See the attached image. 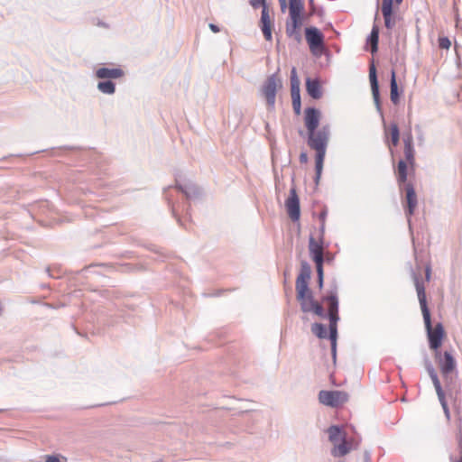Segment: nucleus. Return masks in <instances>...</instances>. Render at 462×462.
Masks as SVG:
<instances>
[{"label":"nucleus","instance_id":"f257e3e1","mask_svg":"<svg viewBox=\"0 0 462 462\" xmlns=\"http://www.w3.org/2000/svg\"><path fill=\"white\" fill-rule=\"evenodd\" d=\"M415 287L424 319L425 328L428 333L430 347L434 349L435 352L439 351L438 349L441 346L442 338L444 337L443 326L441 323H438L435 328H432L430 313L427 306L425 288L418 278H415Z\"/></svg>","mask_w":462,"mask_h":462},{"label":"nucleus","instance_id":"f03ea898","mask_svg":"<svg viewBox=\"0 0 462 462\" xmlns=\"http://www.w3.org/2000/svg\"><path fill=\"white\" fill-rule=\"evenodd\" d=\"M308 145L316 151V183L319 182L323 170V162L329 141V127L323 126L319 130L308 133Z\"/></svg>","mask_w":462,"mask_h":462},{"label":"nucleus","instance_id":"7ed1b4c3","mask_svg":"<svg viewBox=\"0 0 462 462\" xmlns=\"http://www.w3.org/2000/svg\"><path fill=\"white\" fill-rule=\"evenodd\" d=\"M323 301L328 303V319H329V339L331 341V352L333 358H336L337 352V323L339 319L338 317V300L337 291H331L328 295L323 297Z\"/></svg>","mask_w":462,"mask_h":462},{"label":"nucleus","instance_id":"20e7f679","mask_svg":"<svg viewBox=\"0 0 462 462\" xmlns=\"http://www.w3.org/2000/svg\"><path fill=\"white\" fill-rule=\"evenodd\" d=\"M329 441L333 444L334 448L331 454L334 457H343L346 455L350 448L346 441V433L336 425L330 426L328 429Z\"/></svg>","mask_w":462,"mask_h":462},{"label":"nucleus","instance_id":"39448f33","mask_svg":"<svg viewBox=\"0 0 462 462\" xmlns=\"http://www.w3.org/2000/svg\"><path fill=\"white\" fill-rule=\"evenodd\" d=\"M403 0H382L381 12L383 17L384 26L391 33L399 19L397 10Z\"/></svg>","mask_w":462,"mask_h":462},{"label":"nucleus","instance_id":"423d86ee","mask_svg":"<svg viewBox=\"0 0 462 462\" xmlns=\"http://www.w3.org/2000/svg\"><path fill=\"white\" fill-rule=\"evenodd\" d=\"M435 358L447 384L451 382V373L457 367V362L451 353L445 351L443 354L439 351L435 352Z\"/></svg>","mask_w":462,"mask_h":462},{"label":"nucleus","instance_id":"0eeeda50","mask_svg":"<svg viewBox=\"0 0 462 462\" xmlns=\"http://www.w3.org/2000/svg\"><path fill=\"white\" fill-rule=\"evenodd\" d=\"M311 276V267L307 262H302L300 271L296 279L297 299H303L305 295L311 293L309 289V281Z\"/></svg>","mask_w":462,"mask_h":462},{"label":"nucleus","instance_id":"6e6552de","mask_svg":"<svg viewBox=\"0 0 462 462\" xmlns=\"http://www.w3.org/2000/svg\"><path fill=\"white\" fill-rule=\"evenodd\" d=\"M280 88H282V81L275 74L268 77L262 87V94L266 99L267 105L270 108L274 107L276 92Z\"/></svg>","mask_w":462,"mask_h":462},{"label":"nucleus","instance_id":"1a4fd4ad","mask_svg":"<svg viewBox=\"0 0 462 462\" xmlns=\"http://www.w3.org/2000/svg\"><path fill=\"white\" fill-rule=\"evenodd\" d=\"M319 402L327 406L338 407L348 400V394L343 391H320Z\"/></svg>","mask_w":462,"mask_h":462},{"label":"nucleus","instance_id":"9d476101","mask_svg":"<svg viewBox=\"0 0 462 462\" xmlns=\"http://www.w3.org/2000/svg\"><path fill=\"white\" fill-rule=\"evenodd\" d=\"M426 370L433 383L439 401L443 408L444 413H445L447 419L449 420L450 414H449L448 403L445 399V393L442 390V387H441L440 382L439 380V377L437 375V373H436L434 367L432 366V365L430 364V362L426 363Z\"/></svg>","mask_w":462,"mask_h":462},{"label":"nucleus","instance_id":"9b49d317","mask_svg":"<svg viewBox=\"0 0 462 462\" xmlns=\"http://www.w3.org/2000/svg\"><path fill=\"white\" fill-rule=\"evenodd\" d=\"M304 12V0H289V14L293 28L299 29L302 24L301 15Z\"/></svg>","mask_w":462,"mask_h":462},{"label":"nucleus","instance_id":"f8f14e48","mask_svg":"<svg viewBox=\"0 0 462 462\" xmlns=\"http://www.w3.org/2000/svg\"><path fill=\"white\" fill-rule=\"evenodd\" d=\"M300 79L297 76L295 68H292L291 71V92L292 99V106L296 115L300 114L301 104H300Z\"/></svg>","mask_w":462,"mask_h":462},{"label":"nucleus","instance_id":"ddd939ff","mask_svg":"<svg viewBox=\"0 0 462 462\" xmlns=\"http://www.w3.org/2000/svg\"><path fill=\"white\" fill-rule=\"evenodd\" d=\"M305 36L311 52L323 49L324 36L316 27H309L305 30Z\"/></svg>","mask_w":462,"mask_h":462},{"label":"nucleus","instance_id":"4468645a","mask_svg":"<svg viewBox=\"0 0 462 462\" xmlns=\"http://www.w3.org/2000/svg\"><path fill=\"white\" fill-rule=\"evenodd\" d=\"M287 212L291 220L297 221L300 216V200L295 189H291L290 196L285 202Z\"/></svg>","mask_w":462,"mask_h":462},{"label":"nucleus","instance_id":"2eb2a0df","mask_svg":"<svg viewBox=\"0 0 462 462\" xmlns=\"http://www.w3.org/2000/svg\"><path fill=\"white\" fill-rule=\"evenodd\" d=\"M369 80L371 84V90L373 94V98L376 106L377 111L383 115L381 103H380V94H379V85L376 76V69L374 65H371L369 69Z\"/></svg>","mask_w":462,"mask_h":462},{"label":"nucleus","instance_id":"dca6fc26","mask_svg":"<svg viewBox=\"0 0 462 462\" xmlns=\"http://www.w3.org/2000/svg\"><path fill=\"white\" fill-rule=\"evenodd\" d=\"M319 118L320 113L318 109L314 107L306 108L304 121L308 133L317 130L319 124Z\"/></svg>","mask_w":462,"mask_h":462},{"label":"nucleus","instance_id":"f3484780","mask_svg":"<svg viewBox=\"0 0 462 462\" xmlns=\"http://www.w3.org/2000/svg\"><path fill=\"white\" fill-rule=\"evenodd\" d=\"M309 250L310 256L317 266H323V247L322 245L318 243L313 236L310 237Z\"/></svg>","mask_w":462,"mask_h":462},{"label":"nucleus","instance_id":"a211bd4d","mask_svg":"<svg viewBox=\"0 0 462 462\" xmlns=\"http://www.w3.org/2000/svg\"><path fill=\"white\" fill-rule=\"evenodd\" d=\"M406 202L407 208L405 210L406 216L408 217L409 224L411 223V217L413 215L415 208L417 206V196L414 190V188L411 184L406 185Z\"/></svg>","mask_w":462,"mask_h":462},{"label":"nucleus","instance_id":"6ab92c4d","mask_svg":"<svg viewBox=\"0 0 462 462\" xmlns=\"http://www.w3.org/2000/svg\"><path fill=\"white\" fill-rule=\"evenodd\" d=\"M124 76V71L118 68H99L96 70V77L100 79H120Z\"/></svg>","mask_w":462,"mask_h":462},{"label":"nucleus","instance_id":"aec40b11","mask_svg":"<svg viewBox=\"0 0 462 462\" xmlns=\"http://www.w3.org/2000/svg\"><path fill=\"white\" fill-rule=\"evenodd\" d=\"M306 90L308 94L314 99H319L322 97L320 85L317 79H311L308 78L306 80Z\"/></svg>","mask_w":462,"mask_h":462},{"label":"nucleus","instance_id":"412c9836","mask_svg":"<svg viewBox=\"0 0 462 462\" xmlns=\"http://www.w3.org/2000/svg\"><path fill=\"white\" fill-rule=\"evenodd\" d=\"M177 188L189 199L197 198L200 194L199 189L193 184L178 185Z\"/></svg>","mask_w":462,"mask_h":462},{"label":"nucleus","instance_id":"4be33fe9","mask_svg":"<svg viewBox=\"0 0 462 462\" xmlns=\"http://www.w3.org/2000/svg\"><path fill=\"white\" fill-rule=\"evenodd\" d=\"M378 40H379V27L377 24L374 23L370 36L368 38V42L371 44V51L372 53L377 51L378 49Z\"/></svg>","mask_w":462,"mask_h":462},{"label":"nucleus","instance_id":"5701e85b","mask_svg":"<svg viewBox=\"0 0 462 462\" xmlns=\"http://www.w3.org/2000/svg\"><path fill=\"white\" fill-rule=\"evenodd\" d=\"M390 88H391V92H390L391 100L393 104L396 105L399 102V92H398V85H397L396 78H395V72L393 70L392 71V75H391Z\"/></svg>","mask_w":462,"mask_h":462},{"label":"nucleus","instance_id":"b1692460","mask_svg":"<svg viewBox=\"0 0 462 462\" xmlns=\"http://www.w3.org/2000/svg\"><path fill=\"white\" fill-rule=\"evenodd\" d=\"M300 303V309L303 312H310L315 304L312 293L305 295L303 299H297Z\"/></svg>","mask_w":462,"mask_h":462},{"label":"nucleus","instance_id":"393cba45","mask_svg":"<svg viewBox=\"0 0 462 462\" xmlns=\"http://www.w3.org/2000/svg\"><path fill=\"white\" fill-rule=\"evenodd\" d=\"M97 87L103 94L113 95L116 92V85L111 80L100 81Z\"/></svg>","mask_w":462,"mask_h":462},{"label":"nucleus","instance_id":"a878e982","mask_svg":"<svg viewBox=\"0 0 462 462\" xmlns=\"http://www.w3.org/2000/svg\"><path fill=\"white\" fill-rule=\"evenodd\" d=\"M311 331H312L313 334H315L319 338H326L327 337V328L321 323H314L311 326Z\"/></svg>","mask_w":462,"mask_h":462},{"label":"nucleus","instance_id":"bb28decb","mask_svg":"<svg viewBox=\"0 0 462 462\" xmlns=\"http://www.w3.org/2000/svg\"><path fill=\"white\" fill-rule=\"evenodd\" d=\"M407 179V165L406 162L401 160L398 163V180L404 182Z\"/></svg>","mask_w":462,"mask_h":462},{"label":"nucleus","instance_id":"cd10ccee","mask_svg":"<svg viewBox=\"0 0 462 462\" xmlns=\"http://www.w3.org/2000/svg\"><path fill=\"white\" fill-rule=\"evenodd\" d=\"M400 132L397 125L393 124L391 125V141L392 143L396 146L399 143Z\"/></svg>","mask_w":462,"mask_h":462},{"label":"nucleus","instance_id":"c85d7f7f","mask_svg":"<svg viewBox=\"0 0 462 462\" xmlns=\"http://www.w3.org/2000/svg\"><path fill=\"white\" fill-rule=\"evenodd\" d=\"M262 32L266 41L272 40V23H262Z\"/></svg>","mask_w":462,"mask_h":462},{"label":"nucleus","instance_id":"c756f323","mask_svg":"<svg viewBox=\"0 0 462 462\" xmlns=\"http://www.w3.org/2000/svg\"><path fill=\"white\" fill-rule=\"evenodd\" d=\"M404 156L406 161L412 164L414 162V148L413 147H404Z\"/></svg>","mask_w":462,"mask_h":462},{"label":"nucleus","instance_id":"7c9ffc66","mask_svg":"<svg viewBox=\"0 0 462 462\" xmlns=\"http://www.w3.org/2000/svg\"><path fill=\"white\" fill-rule=\"evenodd\" d=\"M311 311L314 312L317 316H319L320 318H326L327 317V315L325 313L324 308L322 307L321 304H319L317 301L315 302Z\"/></svg>","mask_w":462,"mask_h":462},{"label":"nucleus","instance_id":"2f4dec72","mask_svg":"<svg viewBox=\"0 0 462 462\" xmlns=\"http://www.w3.org/2000/svg\"><path fill=\"white\" fill-rule=\"evenodd\" d=\"M298 29L293 28L291 25L289 24V23L286 24V33L290 37H294L296 40L300 39V33L297 32Z\"/></svg>","mask_w":462,"mask_h":462},{"label":"nucleus","instance_id":"473e14b6","mask_svg":"<svg viewBox=\"0 0 462 462\" xmlns=\"http://www.w3.org/2000/svg\"><path fill=\"white\" fill-rule=\"evenodd\" d=\"M261 23H272L266 6H264V8L262 10Z\"/></svg>","mask_w":462,"mask_h":462},{"label":"nucleus","instance_id":"72a5a7b5","mask_svg":"<svg viewBox=\"0 0 462 462\" xmlns=\"http://www.w3.org/2000/svg\"><path fill=\"white\" fill-rule=\"evenodd\" d=\"M317 274H318V283L319 289L323 287V278H324V273H323V266H317Z\"/></svg>","mask_w":462,"mask_h":462},{"label":"nucleus","instance_id":"f704fd0d","mask_svg":"<svg viewBox=\"0 0 462 462\" xmlns=\"http://www.w3.org/2000/svg\"><path fill=\"white\" fill-rule=\"evenodd\" d=\"M439 47L441 49H448L451 45L449 39L447 37L439 38Z\"/></svg>","mask_w":462,"mask_h":462},{"label":"nucleus","instance_id":"c9c22d12","mask_svg":"<svg viewBox=\"0 0 462 462\" xmlns=\"http://www.w3.org/2000/svg\"><path fill=\"white\" fill-rule=\"evenodd\" d=\"M250 5L255 9L260 6L264 8L266 6V0H250Z\"/></svg>","mask_w":462,"mask_h":462},{"label":"nucleus","instance_id":"e433bc0d","mask_svg":"<svg viewBox=\"0 0 462 462\" xmlns=\"http://www.w3.org/2000/svg\"><path fill=\"white\" fill-rule=\"evenodd\" d=\"M404 147H413V138L411 133H409L403 138Z\"/></svg>","mask_w":462,"mask_h":462},{"label":"nucleus","instance_id":"4c0bfd02","mask_svg":"<svg viewBox=\"0 0 462 462\" xmlns=\"http://www.w3.org/2000/svg\"><path fill=\"white\" fill-rule=\"evenodd\" d=\"M278 1L280 4L281 11L282 13H285L287 8L289 9V1L288 2H287V0H278Z\"/></svg>","mask_w":462,"mask_h":462},{"label":"nucleus","instance_id":"58836bf2","mask_svg":"<svg viewBox=\"0 0 462 462\" xmlns=\"http://www.w3.org/2000/svg\"><path fill=\"white\" fill-rule=\"evenodd\" d=\"M208 27L215 33H217V32H218L220 31L219 27L217 25L214 24V23H209Z\"/></svg>","mask_w":462,"mask_h":462},{"label":"nucleus","instance_id":"ea45409f","mask_svg":"<svg viewBox=\"0 0 462 462\" xmlns=\"http://www.w3.org/2000/svg\"><path fill=\"white\" fill-rule=\"evenodd\" d=\"M300 162L301 163H306L308 162V155L305 152H301L300 155Z\"/></svg>","mask_w":462,"mask_h":462},{"label":"nucleus","instance_id":"a19ab883","mask_svg":"<svg viewBox=\"0 0 462 462\" xmlns=\"http://www.w3.org/2000/svg\"><path fill=\"white\" fill-rule=\"evenodd\" d=\"M309 5H310V14H315L316 9H315L314 0H309Z\"/></svg>","mask_w":462,"mask_h":462},{"label":"nucleus","instance_id":"79ce46f5","mask_svg":"<svg viewBox=\"0 0 462 462\" xmlns=\"http://www.w3.org/2000/svg\"><path fill=\"white\" fill-rule=\"evenodd\" d=\"M425 273H425L426 274V280L430 281V266H427Z\"/></svg>","mask_w":462,"mask_h":462},{"label":"nucleus","instance_id":"37998d69","mask_svg":"<svg viewBox=\"0 0 462 462\" xmlns=\"http://www.w3.org/2000/svg\"><path fill=\"white\" fill-rule=\"evenodd\" d=\"M46 462H60V459L55 457H48Z\"/></svg>","mask_w":462,"mask_h":462},{"label":"nucleus","instance_id":"c03bdc74","mask_svg":"<svg viewBox=\"0 0 462 462\" xmlns=\"http://www.w3.org/2000/svg\"><path fill=\"white\" fill-rule=\"evenodd\" d=\"M364 459H365V462H370V454L368 452L365 453Z\"/></svg>","mask_w":462,"mask_h":462},{"label":"nucleus","instance_id":"a18cd8bd","mask_svg":"<svg viewBox=\"0 0 462 462\" xmlns=\"http://www.w3.org/2000/svg\"><path fill=\"white\" fill-rule=\"evenodd\" d=\"M378 19V11H376L375 13V16H374V22Z\"/></svg>","mask_w":462,"mask_h":462}]
</instances>
